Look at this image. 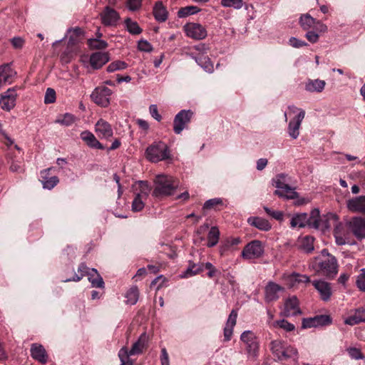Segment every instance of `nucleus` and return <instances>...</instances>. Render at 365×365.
<instances>
[{
    "label": "nucleus",
    "mask_w": 365,
    "mask_h": 365,
    "mask_svg": "<svg viewBox=\"0 0 365 365\" xmlns=\"http://www.w3.org/2000/svg\"><path fill=\"white\" fill-rule=\"evenodd\" d=\"M312 285L317 290L320 295V298L323 301H329L332 294V289L331 284L324 280H314Z\"/></svg>",
    "instance_id": "nucleus-17"
},
{
    "label": "nucleus",
    "mask_w": 365,
    "mask_h": 365,
    "mask_svg": "<svg viewBox=\"0 0 365 365\" xmlns=\"http://www.w3.org/2000/svg\"><path fill=\"white\" fill-rule=\"evenodd\" d=\"M149 336L145 332L140 334L138 341H135L130 351H128L125 348H122L118 354V356L122 361V365L125 364V360L129 356L139 354L143 352V350L148 346Z\"/></svg>",
    "instance_id": "nucleus-5"
},
{
    "label": "nucleus",
    "mask_w": 365,
    "mask_h": 365,
    "mask_svg": "<svg viewBox=\"0 0 365 365\" xmlns=\"http://www.w3.org/2000/svg\"><path fill=\"white\" fill-rule=\"evenodd\" d=\"M314 238L312 236L307 235L302 237L299 240V248L303 250L304 252L310 253L312 252L314 247Z\"/></svg>",
    "instance_id": "nucleus-34"
},
{
    "label": "nucleus",
    "mask_w": 365,
    "mask_h": 365,
    "mask_svg": "<svg viewBox=\"0 0 365 365\" xmlns=\"http://www.w3.org/2000/svg\"><path fill=\"white\" fill-rule=\"evenodd\" d=\"M88 276L93 287L103 288L104 287L103 279L96 269H91L88 273Z\"/></svg>",
    "instance_id": "nucleus-32"
},
{
    "label": "nucleus",
    "mask_w": 365,
    "mask_h": 365,
    "mask_svg": "<svg viewBox=\"0 0 365 365\" xmlns=\"http://www.w3.org/2000/svg\"><path fill=\"white\" fill-rule=\"evenodd\" d=\"M284 290V288L279 284L269 282L264 287V299L267 302L277 301L279 296V293Z\"/></svg>",
    "instance_id": "nucleus-14"
},
{
    "label": "nucleus",
    "mask_w": 365,
    "mask_h": 365,
    "mask_svg": "<svg viewBox=\"0 0 365 365\" xmlns=\"http://www.w3.org/2000/svg\"><path fill=\"white\" fill-rule=\"evenodd\" d=\"M222 200L220 198H213V199L207 200L204 204L203 208L210 210V209H212V208L215 207L216 206H217L219 205H222Z\"/></svg>",
    "instance_id": "nucleus-53"
},
{
    "label": "nucleus",
    "mask_w": 365,
    "mask_h": 365,
    "mask_svg": "<svg viewBox=\"0 0 365 365\" xmlns=\"http://www.w3.org/2000/svg\"><path fill=\"white\" fill-rule=\"evenodd\" d=\"M237 312L236 310L232 309L227 319L226 324L231 327H235L237 322Z\"/></svg>",
    "instance_id": "nucleus-57"
},
{
    "label": "nucleus",
    "mask_w": 365,
    "mask_h": 365,
    "mask_svg": "<svg viewBox=\"0 0 365 365\" xmlns=\"http://www.w3.org/2000/svg\"><path fill=\"white\" fill-rule=\"evenodd\" d=\"M184 31L188 37L196 40H202L207 36L205 28L197 23H188L184 26Z\"/></svg>",
    "instance_id": "nucleus-11"
},
{
    "label": "nucleus",
    "mask_w": 365,
    "mask_h": 365,
    "mask_svg": "<svg viewBox=\"0 0 365 365\" xmlns=\"http://www.w3.org/2000/svg\"><path fill=\"white\" fill-rule=\"evenodd\" d=\"M339 230V227L338 226H336L334 230L336 242L338 245H344L346 244V240L340 235Z\"/></svg>",
    "instance_id": "nucleus-58"
},
{
    "label": "nucleus",
    "mask_w": 365,
    "mask_h": 365,
    "mask_svg": "<svg viewBox=\"0 0 365 365\" xmlns=\"http://www.w3.org/2000/svg\"><path fill=\"white\" fill-rule=\"evenodd\" d=\"M16 93L15 88H9L0 98V106L4 110H11L16 104Z\"/></svg>",
    "instance_id": "nucleus-13"
},
{
    "label": "nucleus",
    "mask_w": 365,
    "mask_h": 365,
    "mask_svg": "<svg viewBox=\"0 0 365 365\" xmlns=\"http://www.w3.org/2000/svg\"><path fill=\"white\" fill-rule=\"evenodd\" d=\"M284 346L282 340H273L270 342L269 348L272 353L279 359Z\"/></svg>",
    "instance_id": "nucleus-39"
},
{
    "label": "nucleus",
    "mask_w": 365,
    "mask_h": 365,
    "mask_svg": "<svg viewBox=\"0 0 365 365\" xmlns=\"http://www.w3.org/2000/svg\"><path fill=\"white\" fill-rule=\"evenodd\" d=\"M78 271L80 273V275L76 274L72 279H66L63 280V282H78L83 278V276H85L86 274L88 275V273L91 271V269L85 264L81 263L78 267Z\"/></svg>",
    "instance_id": "nucleus-41"
},
{
    "label": "nucleus",
    "mask_w": 365,
    "mask_h": 365,
    "mask_svg": "<svg viewBox=\"0 0 365 365\" xmlns=\"http://www.w3.org/2000/svg\"><path fill=\"white\" fill-rule=\"evenodd\" d=\"M314 22L315 19L308 14L304 15L300 18L301 26L304 29L311 28L314 24Z\"/></svg>",
    "instance_id": "nucleus-49"
},
{
    "label": "nucleus",
    "mask_w": 365,
    "mask_h": 365,
    "mask_svg": "<svg viewBox=\"0 0 365 365\" xmlns=\"http://www.w3.org/2000/svg\"><path fill=\"white\" fill-rule=\"evenodd\" d=\"M155 19L160 22H164L168 19V11L162 1H157L153 11Z\"/></svg>",
    "instance_id": "nucleus-29"
},
{
    "label": "nucleus",
    "mask_w": 365,
    "mask_h": 365,
    "mask_svg": "<svg viewBox=\"0 0 365 365\" xmlns=\"http://www.w3.org/2000/svg\"><path fill=\"white\" fill-rule=\"evenodd\" d=\"M196 63L201 66L206 72L212 73L214 70L213 65L210 58L203 54H200L195 58Z\"/></svg>",
    "instance_id": "nucleus-33"
},
{
    "label": "nucleus",
    "mask_w": 365,
    "mask_h": 365,
    "mask_svg": "<svg viewBox=\"0 0 365 365\" xmlns=\"http://www.w3.org/2000/svg\"><path fill=\"white\" fill-rule=\"evenodd\" d=\"M30 351L31 357L38 362L44 364L48 361V354L41 344H32Z\"/></svg>",
    "instance_id": "nucleus-21"
},
{
    "label": "nucleus",
    "mask_w": 365,
    "mask_h": 365,
    "mask_svg": "<svg viewBox=\"0 0 365 365\" xmlns=\"http://www.w3.org/2000/svg\"><path fill=\"white\" fill-rule=\"evenodd\" d=\"M348 226L357 240L365 239V218L354 217L349 222Z\"/></svg>",
    "instance_id": "nucleus-10"
},
{
    "label": "nucleus",
    "mask_w": 365,
    "mask_h": 365,
    "mask_svg": "<svg viewBox=\"0 0 365 365\" xmlns=\"http://www.w3.org/2000/svg\"><path fill=\"white\" fill-rule=\"evenodd\" d=\"M240 339L245 345L247 358L255 360L259 351V341L255 334L252 331H245L242 333Z\"/></svg>",
    "instance_id": "nucleus-3"
},
{
    "label": "nucleus",
    "mask_w": 365,
    "mask_h": 365,
    "mask_svg": "<svg viewBox=\"0 0 365 365\" xmlns=\"http://www.w3.org/2000/svg\"><path fill=\"white\" fill-rule=\"evenodd\" d=\"M309 215L307 213H300L294 216L291 220L292 227H304L307 225L311 227Z\"/></svg>",
    "instance_id": "nucleus-30"
},
{
    "label": "nucleus",
    "mask_w": 365,
    "mask_h": 365,
    "mask_svg": "<svg viewBox=\"0 0 365 365\" xmlns=\"http://www.w3.org/2000/svg\"><path fill=\"white\" fill-rule=\"evenodd\" d=\"M248 222L252 226L257 227L262 231H268L272 226L268 220L259 217H251L248 219Z\"/></svg>",
    "instance_id": "nucleus-31"
},
{
    "label": "nucleus",
    "mask_w": 365,
    "mask_h": 365,
    "mask_svg": "<svg viewBox=\"0 0 365 365\" xmlns=\"http://www.w3.org/2000/svg\"><path fill=\"white\" fill-rule=\"evenodd\" d=\"M112 94L110 89L106 86L98 87L91 95L92 101L101 107H107L110 104L109 98Z\"/></svg>",
    "instance_id": "nucleus-8"
},
{
    "label": "nucleus",
    "mask_w": 365,
    "mask_h": 365,
    "mask_svg": "<svg viewBox=\"0 0 365 365\" xmlns=\"http://www.w3.org/2000/svg\"><path fill=\"white\" fill-rule=\"evenodd\" d=\"M100 16L102 23L107 26H116L120 19L119 14L108 6L104 8Z\"/></svg>",
    "instance_id": "nucleus-16"
},
{
    "label": "nucleus",
    "mask_w": 365,
    "mask_h": 365,
    "mask_svg": "<svg viewBox=\"0 0 365 365\" xmlns=\"http://www.w3.org/2000/svg\"><path fill=\"white\" fill-rule=\"evenodd\" d=\"M142 0H128V7L131 11H136L141 6Z\"/></svg>",
    "instance_id": "nucleus-59"
},
{
    "label": "nucleus",
    "mask_w": 365,
    "mask_h": 365,
    "mask_svg": "<svg viewBox=\"0 0 365 365\" xmlns=\"http://www.w3.org/2000/svg\"><path fill=\"white\" fill-rule=\"evenodd\" d=\"M160 362L162 365H169L168 354L165 348L161 349Z\"/></svg>",
    "instance_id": "nucleus-63"
},
{
    "label": "nucleus",
    "mask_w": 365,
    "mask_h": 365,
    "mask_svg": "<svg viewBox=\"0 0 365 365\" xmlns=\"http://www.w3.org/2000/svg\"><path fill=\"white\" fill-rule=\"evenodd\" d=\"M348 209L353 212L365 214V195L353 197L347 201Z\"/></svg>",
    "instance_id": "nucleus-22"
},
{
    "label": "nucleus",
    "mask_w": 365,
    "mask_h": 365,
    "mask_svg": "<svg viewBox=\"0 0 365 365\" xmlns=\"http://www.w3.org/2000/svg\"><path fill=\"white\" fill-rule=\"evenodd\" d=\"M150 113L153 118L158 121H160L162 119L161 115L158 113V107L156 105H151L149 108Z\"/></svg>",
    "instance_id": "nucleus-60"
},
{
    "label": "nucleus",
    "mask_w": 365,
    "mask_h": 365,
    "mask_svg": "<svg viewBox=\"0 0 365 365\" xmlns=\"http://www.w3.org/2000/svg\"><path fill=\"white\" fill-rule=\"evenodd\" d=\"M200 10V9L195 6L182 7L178 11V16L179 18H185L189 15L197 14Z\"/></svg>",
    "instance_id": "nucleus-43"
},
{
    "label": "nucleus",
    "mask_w": 365,
    "mask_h": 365,
    "mask_svg": "<svg viewBox=\"0 0 365 365\" xmlns=\"http://www.w3.org/2000/svg\"><path fill=\"white\" fill-rule=\"evenodd\" d=\"M81 138L91 148L100 150L105 149V147L96 139L95 135L89 131L82 132L81 133Z\"/></svg>",
    "instance_id": "nucleus-26"
},
{
    "label": "nucleus",
    "mask_w": 365,
    "mask_h": 365,
    "mask_svg": "<svg viewBox=\"0 0 365 365\" xmlns=\"http://www.w3.org/2000/svg\"><path fill=\"white\" fill-rule=\"evenodd\" d=\"M147 158L153 163H157L170 158L169 150L167 145L158 142L149 146L146 149Z\"/></svg>",
    "instance_id": "nucleus-6"
},
{
    "label": "nucleus",
    "mask_w": 365,
    "mask_h": 365,
    "mask_svg": "<svg viewBox=\"0 0 365 365\" xmlns=\"http://www.w3.org/2000/svg\"><path fill=\"white\" fill-rule=\"evenodd\" d=\"M139 290L136 286L132 287L126 293L127 303L131 305L135 304L138 299Z\"/></svg>",
    "instance_id": "nucleus-42"
},
{
    "label": "nucleus",
    "mask_w": 365,
    "mask_h": 365,
    "mask_svg": "<svg viewBox=\"0 0 365 365\" xmlns=\"http://www.w3.org/2000/svg\"><path fill=\"white\" fill-rule=\"evenodd\" d=\"M204 270V264L203 263H193L190 262L189 266L186 269L185 274L183 277H190L196 275Z\"/></svg>",
    "instance_id": "nucleus-37"
},
{
    "label": "nucleus",
    "mask_w": 365,
    "mask_h": 365,
    "mask_svg": "<svg viewBox=\"0 0 365 365\" xmlns=\"http://www.w3.org/2000/svg\"><path fill=\"white\" fill-rule=\"evenodd\" d=\"M68 33L69 34L68 44L70 45L76 43L83 35L82 29L78 27L68 29Z\"/></svg>",
    "instance_id": "nucleus-40"
},
{
    "label": "nucleus",
    "mask_w": 365,
    "mask_h": 365,
    "mask_svg": "<svg viewBox=\"0 0 365 365\" xmlns=\"http://www.w3.org/2000/svg\"><path fill=\"white\" fill-rule=\"evenodd\" d=\"M108 61L109 56L107 53L96 52L90 56V63L94 69L101 68Z\"/></svg>",
    "instance_id": "nucleus-24"
},
{
    "label": "nucleus",
    "mask_w": 365,
    "mask_h": 365,
    "mask_svg": "<svg viewBox=\"0 0 365 365\" xmlns=\"http://www.w3.org/2000/svg\"><path fill=\"white\" fill-rule=\"evenodd\" d=\"M356 284L360 290L365 292V273L361 274L358 277Z\"/></svg>",
    "instance_id": "nucleus-64"
},
{
    "label": "nucleus",
    "mask_w": 365,
    "mask_h": 365,
    "mask_svg": "<svg viewBox=\"0 0 365 365\" xmlns=\"http://www.w3.org/2000/svg\"><path fill=\"white\" fill-rule=\"evenodd\" d=\"M344 322L351 326L365 322V308L359 307L355 309L354 313L347 317Z\"/></svg>",
    "instance_id": "nucleus-25"
},
{
    "label": "nucleus",
    "mask_w": 365,
    "mask_h": 365,
    "mask_svg": "<svg viewBox=\"0 0 365 365\" xmlns=\"http://www.w3.org/2000/svg\"><path fill=\"white\" fill-rule=\"evenodd\" d=\"M193 115L190 110H182L175 117L173 121V130L180 134L186 128Z\"/></svg>",
    "instance_id": "nucleus-9"
},
{
    "label": "nucleus",
    "mask_w": 365,
    "mask_h": 365,
    "mask_svg": "<svg viewBox=\"0 0 365 365\" xmlns=\"http://www.w3.org/2000/svg\"><path fill=\"white\" fill-rule=\"evenodd\" d=\"M319 210L318 209H314L310 215L309 220L312 227L318 229L320 227V219H319Z\"/></svg>",
    "instance_id": "nucleus-44"
},
{
    "label": "nucleus",
    "mask_w": 365,
    "mask_h": 365,
    "mask_svg": "<svg viewBox=\"0 0 365 365\" xmlns=\"http://www.w3.org/2000/svg\"><path fill=\"white\" fill-rule=\"evenodd\" d=\"M51 168L43 170L41 172V176L42 178V183L43 188L51 190L59 182L57 176L48 177L49 171Z\"/></svg>",
    "instance_id": "nucleus-27"
},
{
    "label": "nucleus",
    "mask_w": 365,
    "mask_h": 365,
    "mask_svg": "<svg viewBox=\"0 0 365 365\" xmlns=\"http://www.w3.org/2000/svg\"><path fill=\"white\" fill-rule=\"evenodd\" d=\"M292 278L293 280L297 282H304L307 283L310 282V279L307 275L305 274H299L297 273H294L292 275Z\"/></svg>",
    "instance_id": "nucleus-56"
},
{
    "label": "nucleus",
    "mask_w": 365,
    "mask_h": 365,
    "mask_svg": "<svg viewBox=\"0 0 365 365\" xmlns=\"http://www.w3.org/2000/svg\"><path fill=\"white\" fill-rule=\"evenodd\" d=\"M312 267L317 272L329 279H333L338 272L337 260L334 256L314 258Z\"/></svg>",
    "instance_id": "nucleus-1"
},
{
    "label": "nucleus",
    "mask_w": 365,
    "mask_h": 365,
    "mask_svg": "<svg viewBox=\"0 0 365 365\" xmlns=\"http://www.w3.org/2000/svg\"><path fill=\"white\" fill-rule=\"evenodd\" d=\"M298 351L292 346H284L279 361L286 360L290 358L297 359Z\"/></svg>",
    "instance_id": "nucleus-36"
},
{
    "label": "nucleus",
    "mask_w": 365,
    "mask_h": 365,
    "mask_svg": "<svg viewBox=\"0 0 365 365\" xmlns=\"http://www.w3.org/2000/svg\"><path fill=\"white\" fill-rule=\"evenodd\" d=\"M289 44L294 48H300L302 46H306L307 43L301 40H299L294 37H292L289 40Z\"/></svg>",
    "instance_id": "nucleus-61"
},
{
    "label": "nucleus",
    "mask_w": 365,
    "mask_h": 365,
    "mask_svg": "<svg viewBox=\"0 0 365 365\" xmlns=\"http://www.w3.org/2000/svg\"><path fill=\"white\" fill-rule=\"evenodd\" d=\"M302 313L299 307V301L296 296H292L284 302V309L282 314L284 317H291Z\"/></svg>",
    "instance_id": "nucleus-15"
},
{
    "label": "nucleus",
    "mask_w": 365,
    "mask_h": 365,
    "mask_svg": "<svg viewBox=\"0 0 365 365\" xmlns=\"http://www.w3.org/2000/svg\"><path fill=\"white\" fill-rule=\"evenodd\" d=\"M95 130L98 135L101 138H108L113 135L111 125L103 119H100L95 125Z\"/></svg>",
    "instance_id": "nucleus-23"
},
{
    "label": "nucleus",
    "mask_w": 365,
    "mask_h": 365,
    "mask_svg": "<svg viewBox=\"0 0 365 365\" xmlns=\"http://www.w3.org/2000/svg\"><path fill=\"white\" fill-rule=\"evenodd\" d=\"M349 356L354 359H360L364 358V355L361 352L360 349L351 347L347 349Z\"/></svg>",
    "instance_id": "nucleus-55"
},
{
    "label": "nucleus",
    "mask_w": 365,
    "mask_h": 365,
    "mask_svg": "<svg viewBox=\"0 0 365 365\" xmlns=\"http://www.w3.org/2000/svg\"><path fill=\"white\" fill-rule=\"evenodd\" d=\"M287 177L284 174H279L273 179V183L277 188L274 191V195L287 199H295L297 197V193L287 182Z\"/></svg>",
    "instance_id": "nucleus-4"
},
{
    "label": "nucleus",
    "mask_w": 365,
    "mask_h": 365,
    "mask_svg": "<svg viewBox=\"0 0 365 365\" xmlns=\"http://www.w3.org/2000/svg\"><path fill=\"white\" fill-rule=\"evenodd\" d=\"M127 31L133 35H138L142 33L143 30L138 26L136 21H133L130 18H127L125 21Z\"/></svg>",
    "instance_id": "nucleus-38"
},
{
    "label": "nucleus",
    "mask_w": 365,
    "mask_h": 365,
    "mask_svg": "<svg viewBox=\"0 0 365 365\" xmlns=\"http://www.w3.org/2000/svg\"><path fill=\"white\" fill-rule=\"evenodd\" d=\"M178 186V182L172 176L160 175L155 180V188L153 195L155 197H163L171 195Z\"/></svg>",
    "instance_id": "nucleus-2"
},
{
    "label": "nucleus",
    "mask_w": 365,
    "mask_h": 365,
    "mask_svg": "<svg viewBox=\"0 0 365 365\" xmlns=\"http://www.w3.org/2000/svg\"><path fill=\"white\" fill-rule=\"evenodd\" d=\"M331 319L329 315H317L314 317L304 318L302 320V327L304 329L325 326L331 324Z\"/></svg>",
    "instance_id": "nucleus-12"
},
{
    "label": "nucleus",
    "mask_w": 365,
    "mask_h": 365,
    "mask_svg": "<svg viewBox=\"0 0 365 365\" xmlns=\"http://www.w3.org/2000/svg\"><path fill=\"white\" fill-rule=\"evenodd\" d=\"M74 120H75L74 115H73L72 114H70V113H66L63 115L60 116L56 120V122L59 124L66 125V126H69L72 123H73Z\"/></svg>",
    "instance_id": "nucleus-48"
},
{
    "label": "nucleus",
    "mask_w": 365,
    "mask_h": 365,
    "mask_svg": "<svg viewBox=\"0 0 365 365\" xmlns=\"http://www.w3.org/2000/svg\"><path fill=\"white\" fill-rule=\"evenodd\" d=\"M243 0H221V5L224 7H232L240 9L243 6Z\"/></svg>",
    "instance_id": "nucleus-47"
},
{
    "label": "nucleus",
    "mask_w": 365,
    "mask_h": 365,
    "mask_svg": "<svg viewBox=\"0 0 365 365\" xmlns=\"http://www.w3.org/2000/svg\"><path fill=\"white\" fill-rule=\"evenodd\" d=\"M138 48L141 51L150 52L153 51V46L146 40H140L138 41Z\"/></svg>",
    "instance_id": "nucleus-54"
},
{
    "label": "nucleus",
    "mask_w": 365,
    "mask_h": 365,
    "mask_svg": "<svg viewBox=\"0 0 365 365\" xmlns=\"http://www.w3.org/2000/svg\"><path fill=\"white\" fill-rule=\"evenodd\" d=\"M9 169L11 172L14 173H20L23 170V168L21 165V162L15 160L11 161Z\"/></svg>",
    "instance_id": "nucleus-62"
},
{
    "label": "nucleus",
    "mask_w": 365,
    "mask_h": 365,
    "mask_svg": "<svg viewBox=\"0 0 365 365\" xmlns=\"http://www.w3.org/2000/svg\"><path fill=\"white\" fill-rule=\"evenodd\" d=\"M204 269L208 270L207 277L209 278H213L220 273V271L217 270L210 262H206L204 264Z\"/></svg>",
    "instance_id": "nucleus-51"
},
{
    "label": "nucleus",
    "mask_w": 365,
    "mask_h": 365,
    "mask_svg": "<svg viewBox=\"0 0 365 365\" xmlns=\"http://www.w3.org/2000/svg\"><path fill=\"white\" fill-rule=\"evenodd\" d=\"M128 64L125 61H115L108 65L107 71L108 72H114L115 71L123 70L126 68Z\"/></svg>",
    "instance_id": "nucleus-46"
},
{
    "label": "nucleus",
    "mask_w": 365,
    "mask_h": 365,
    "mask_svg": "<svg viewBox=\"0 0 365 365\" xmlns=\"http://www.w3.org/2000/svg\"><path fill=\"white\" fill-rule=\"evenodd\" d=\"M304 115L305 112L304 110H300L296 117L293 120H290L289 123L288 132L289 135L294 139L297 138L299 135V129Z\"/></svg>",
    "instance_id": "nucleus-20"
},
{
    "label": "nucleus",
    "mask_w": 365,
    "mask_h": 365,
    "mask_svg": "<svg viewBox=\"0 0 365 365\" xmlns=\"http://www.w3.org/2000/svg\"><path fill=\"white\" fill-rule=\"evenodd\" d=\"M140 185L143 194H137L132 202V210L134 212H139L143 209L145 204L143 200V195L147 196L149 191L147 182L140 181Z\"/></svg>",
    "instance_id": "nucleus-18"
},
{
    "label": "nucleus",
    "mask_w": 365,
    "mask_h": 365,
    "mask_svg": "<svg viewBox=\"0 0 365 365\" xmlns=\"http://www.w3.org/2000/svg\"><path fill=\"white\" fill-rule=\"evenodd\" d=\"M88 43L89 46L93 49H103L108 46L106 41L98 38H91Z\"/></svg>",
    "instance_id": "nucleus-45"
},
{
    "label": "nucleus",
    "mask_w": 365,
    "mask_h": 365,
    "mask_svg": "<svg viewBox=\"0 0 365 365\" xmlns=\"http://www.w3.org/2000/svg\"><path fill=\"white\" fill-rule=\"evenodd\" d=\"M220 235V233L217 227H212L207 235V246L208 247H212L215 246L218 243Z\"/></svg>",
    "instance_id": "nucleus-35"
},
{
    "label": "nucleus",
    "mask_w": 365,
    "mask_h": 365,
    "mask_svg": "<svg viewBox=\"0 0 365 365\" xmlns=\"http://www.w3.org/2000/svg\"><path fill=\"white\" fill-rule=\"evenodd\" d=\"M56 101V91L54 89L51 88H48L46 89L45 96H44V103H53Z\"/></svg>",
    "instance_id": "nucleus-50"
},
{
    "label": "nucleus",
    "mask_w": 365,
    "mask_h": 365,
    "mask_svg": "<svg viewBox=\"0 0 365 365\" xmlns=\"http://www.w3.org/2000/svg\"><path fill=\"white\" fill-rule=\"evenodd\" d=\"M16 75V72L11 67L10 64L0 66V88L3 83H11Z\"/></svg>",
    "instance_id": "nucleus-19"
},
{
    "label": "nucleus",
    "mask_w": 365,
    "mask_h": 365,
    "mask_svg": "<svg viewBox=\"0 0 365 365\" xmlns=\"http://www.w3.org/2000/svg\"><path fill=\"white\" fill-rule=\"evenodd\" d=\"M276 324L279 327L284 329L287 331H292L295 329V327L293 324L289 323L285 319L277 321Z\"/></svg>",
    "instance_id": "nucleus-52"
},
{
    "label": "nucleus",
    "mask_w": 365,
    "mask_h": 365,
    "mask_svg": "<svg viewBox=\"0 0 365 365\" xmlns=\"http://www.w3.org/2000/svg\"><path fill=\"white\" fill-rule=\"evenodd\" d=\"M264 253V247L261 241L255 240L248 243L242 252L245 259H252L260 257Z\"/></svg>",
    "instance_id": "nucleus-7"
},
{
    "label": "nucleus",
    "mask_w": 365,
    "mask_h": 365,
    "mask_svg": "<svg viewBox=\"0 0 365 365\" xmlns=\"http://www.w3.org/2000/svg\"><path fill=\"white\" fill-rule=\"evenodd\" d=\"M326 82L323 80L319 79H309L305 83V90L308 92L314 93H320L322 92L325 87Z\"/></svg>",
    "instance_id": "nucleus-28"
}]
</instances>
